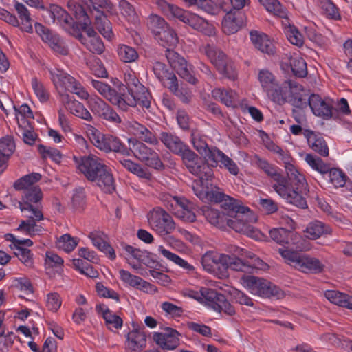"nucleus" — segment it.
<instances>
[{
  "instance_id": "f257e3e1",
  "label": "nucleus",
  "mask_w": 352,
  "mask_h": 352,
  "mask_svg": "<svg viewBox=\"0 0 352 352\" xmlns=\"http://www.w3.org/2000/svg\"><path fill=\"white\" fill-rule=\"evenodd\" d=\"M212 177H197L192 182L194 193L204 202L221 203L226 216L232 218L227 221V226L234 231L251 238H257L259 232L252 224L257 221L256 215L238 201L225 195L212 182Z\"/></svg>"
},
{
  "instance_id": "f03ea898",
  "label": "nucleus",
  "mask_w": 352,
  "mask_h": 352,
  "mask_svg": "<svg viewBox=\"0 0 352 352\" xmlns=\"http://www.w3.org/2000/svg\"><path fill=\"white\" fill-rule=\"evenodd\" d=\"M124 80L128 94H118L108 84L101 80H91V84L100 95L122 111H126L129 107L138 105L149 108L151 96L145 87L140 83L135 73H125ZM124 85H121L119 87V91H124Z\"/></svg>"
},
{
  "instance_id": "7ed1b4c3",
  "label": "nucleus",
  "mask_w": 352,
  "mask_h": 352,
  "mask_svg": "<svg viewBox=\"0 0 352 352\" xmlns=\"http://www.w3.org/2000/svg\"><path fill=\"white\" fill-rule=\"evenodd\" d=\"M68 7L75 16L77 28H80L85 32V34H77L76 36L88 50L101 54L104 51V45L91 27V20L84 8L74 2H69Z\"/></svg>"
},
{
  "instance_id": "20e7f679",
  "label": "nucleus",
  "mask_w": 352,
  "mask_h": 352,
  "mask_svg": "<svg viewBox=\"0 0 352 352\" xmlns=\"http://www.w3.org/2000/svg\"><path fill=\"white\" fill-rule=\"evenodd\" d=\"M275 191L287 202L299 208L307 207L305 195L308 192L306 177H272Z\"/></svg>"
},
{
  "instance_id": "39448f33",
  "label": "nucleus",
  "mask_w": 352,
  "mask_h": 352,
  "mask_svg": "<svg viewBox=\"0 0 352 352\" xmlns=\"http://www.w3.org/2000/svg\"><path fill=\"white\" fill-rule=\"evenodd\" d=\"M86 4L92 8L91 13L95 19V26L106 38L113 36L112 27L108 17L116 14V9L109 0H85Z\"/></svg>"
},
{
  "instance_id": "423d86ee",
  "label": "nucleus",
  "mask_w": 352,
  "mask_h": 352,
  "mask_svg": "<svg viewBox=\"0 0 352 352\" xmlns=\"http://www.w3.org/2000/svg\"><path fill=\"white\" fill-rule=\"evenodd\" d=\"M279 254L285 261L296 270L305 274H320L325 265L318 258L307 254H300L288 249L279 248Z\"/></svg>"
},
{
  "instance_id": "0eeeda50",
  "label": "nucleus",
  "mask_w": 352,
  "mask_h": 352,
  "mask_svg": "<svg viewBox=\"0 0 352 352\" xmlns=\"http://www.w3.org/2000/svg\"><path fill=\"white\" fill-rule=\"evenodd\" d=\"M51 80L57 91L60 100H62L63 96L69 95L67 91L76 94L80 98L88 97V92L82 87L74 77L65 72L63 70L57 68H49Z\"/></svg>"
},
{
  "instance_id": "6e6552de",
  "label": "nucleus",
  "mask_w": 352,
  "mask_h": 352,
  "mask_svg": "<svg viewBox=\"0 0 352 352\" xmlns=\"http://www.w3.org/2000/svg\"><path fill=\"white\" fill-rule=\"evenodd\" d=\"M243 286L253 295L265 298L280 299L284 296L283 291L267 280L248 276L242 278Z\"/></svg>"
},
{
  "instance_id": "1a4fd4ad",
  "label": "nucleus",
  "mask_w": 352,
  "mask_h": 352,
  "mask_svg": "<svg viewBox=\"0 0 352 352\" xmlns=\"http://www.w3.org/2000/svg\"><path fill=\"white\" fill-rule=\"evenodd\" d=\"M73 160L76 168L85 176H112L111 167L96 156L74 155Z\"/></svg>"
},
{
  "instance_id": "9d476101",
  "label": "nucleus",
  "mask_w": 352,
  "mask_h": 352,
  "mask_svg": "<svg viewBox=\"0 0 352 352\" xmlns=\"http://www.w3.org/2000/svg\"><path fill=\"white\" fill-rule=\"evenodd\" d=\"M150 228L161 236L170 234L175 228L171 216L164 209L155 208L148 214Z\"/></svg>"
},
{
  "instance_id": "9b49d317",
  "label": "nucleus",
  "mask_w": 352,
  "mask_h": 352,
  "mask_svg": "<svg viewBox=\"0 0 352 352\" xmlns=\"http://www.w3.org/2000/svg\"><path fill=\"white\" fill-rule=\"evenodd\" d=\"M227 261L229 255L208 251L201 257V265L206 272L222 278L227 276Z\"/></svg>"
},
{
  "instance_id": "f8f14e48",
  "label": "nucleus",
  "mask_w": 352,
  "mask_h": 352,
  "mask_svg": "<svg viewBox=\"0 0 352 352\" xmlns=\"http://www.w3.org/2000/svg\"><path fill=\"white\" fill-rule=\"evenodd\" d=\"M129 146L130 152H132L136 158L145 162L147 166L157 170L163 168V164L158 154L142 142L136 139L130 138L129 139Z\"/></svg>"
},
{
  "instance_id": "ddd939ff",
  "label": "nucleus",
  "mask_w": 352,
  "mask_h": 352,
  "mask_svg": "<svg viewBox=\"0 0 352 352\" xmlns=\"http://www.w3.org/2000/svg\"><path fill=\"white\" fill-rule=\"evenodd\" d=\"M82 99L87 101V105L94 115L112 123L121 122L118 113L98 96H89L88 94L87 98Z\"/></svg>"
},
{
  "instance_id": "4468645a",
  "label": "nucleus",
  "mask_w": 352,
  "mask_h": 352,
  "mask_svg": "<svg viewBox=\"0 0 352 352\" xmlns=\"http://www.w3.org/2000/svg\"><path fill=\"white\" fill-rule=\"evenodd\" d=\"M177 19L207 36H211L215 34L216 30L214 25L197 14L182 9V13L179 14Z\"/></svg>"
},
{
  "instance_id": "2eb2a0df",
  "label": "nucleus",
  "mask_w": 352,
  "mask_h": 352,
  "mask_svg": "<svg viewBox=\"0 0 352 352\" xmlns=\"http://www.w3.org/2000/svg\"><path fill=\"white\" fill-rule=\"evenodd\" d=\"M166 56L170 65L182 78L192 84L197 82L196 78L192 74L191 67L188 65L186 60L178 53L168 49Z\"/></svg>"
},
{
  "instance_id": "dca6fc26",
  "label": "nucleus",
  "mask_w": 352,
  "mask_h": 352,
  "mask_svg": "<svg viewBox=\"0 0 352 352\" xmlns=\"http://www.w3.org/2000/svg\"><path fill=\"white\" fill-rule=\"evenodd\" d=\"M179 336L177 330L168 327L164 332H154L153 340L164 350H174L179 344Z\"/></svg>"
},
{
  "instance_id": "f3484780",
  "label": "nucleus",
  "mask_w": 352,
  "mask_h": 352,
  "mask_svg": "<svg viewBox=\"0 0 352 352\" xmlns=\"http://www.w3.org/2000/svg\"><path fill=\"white\" fill-rule=\"evenodd\" d=\"M171 206L175 205V214L182 220L193 222L196 220L195 205L183 197H173Z\"/></svg>"
},
{
  "instance_id": "a211bd4d",
  "label": "nucleus",
  "mask_w": 352,
  "mask_h": 352,
  "mask_svg": "<svg viewBox=\"0 0 352 352\" xmlns=\"http://www.w3.org/2000/svg\"><path fill=\"white\" fill-rule=\"evenodd\" d=\"M35 30L42 40L47 43L55 52L63 55L67 54V49L64 42L56 34H53L40 23H35Z\"/></svg>"
},
{
  "instance_id": "6ab92c4d",
  "label": "nucleus",
  "mask_w": 352,
  "mask_h": 352,
  "mask_svg": "<svg viewBox=\"0 0 352 352\" xmlns=\"http://www.w3.org/2000/svg\"><path fill=\"white\" fill-rule=\"evenodd\" d=\"M309 105L316 116L327 119L332 116V104L328 98H322L319 95L311 94L309 98Z\"/></svg>"
},
{
  "instance_id": "aec40b11",
  "label": "nucleus",
  "mask_w": 352,
  "mask_h": 352,
  "mask_svg": "<svg viewBox=\"0 0 352 352\" xmlns=\"http://www.w3.org/2000/svg\"><path fill=\"white\" fill-rule=\"evenodd\" d=\"M192 143L195 149L201 155L204 156L211 166H217V160L219 157V149L217 148H208L206 142L197 134L192 133Z\"/></svg>"
},
{
  "instance_id": "412c9836",
  "label": "nucleus",
  "mask_w": 352,
  "mask_h": 352,
  "mask_svg": "<svg viewBox=\"0 0 352 352\" xmlns=\"http://www.w3.org/2000/svg\"><path fill=\"white\" fill-rule=\"evenodd\" d=\"M15 149L16 144L12 135H6L0 139V174L8 168V162Z\"/></svg>"
},
{
  "instance_id": "4be33fe9",
  "label": "nucleus",
  "mask_w": 352,
  "mask_h": 352,
  "mask_svg": "<svg viewBox=\"0 0 352 352\" xmlns=\"http://www.w3.org/2000/svg\"><path fill=\"white\" fill-rule=\"evenodd\" d=\"M60 102L74 116L86 121L91 122L93 120L91 114L85 107L69 95L63 96V98Z\"/></svg>"
},
{
  "instance_id": "5701e85b",
  "label": "nucleus",
  "mask_w": 352,
  "mask_h": 352,
  "mask_svg": "<svg viewBox=\"0 0 352 352\" xmlns=\"http://www.w3.org/2000/svg\"><path fill=\"white\" fill-rule=\"evenodd\" d=\"M49 12L54 23H57L65 30L73 33L71 32L72 30L74 31L73 19L65 10L57 5H52Z\"/></svg>"
},
{
  "instance_id": "b1692460",
  "label": "nucleus",
  "mask_w": 352,
  "mask_h": 352,
  "mask_svg": "<svg viewBox=\"0 0 352 352\" xmlns=\"http://www.w3.org/2000/svg\"><path fill=\"white\" fill-rule=\"evenodd\" d=\"M93 245L100 251L104 253L109 259L114 260L116 258L113 248L107 243V236L101 231L95 230L89 234Z\"/></svg>"
},
{
  "instance_id": "393cba45",
  "label": "nucleus",
  "mask_w": 352,
  "mask_h": 352,
  "mask_svg": "<svg viewBox=\"0 0 352 352\" xmlns=\"http://www.w3.org/2000/svg\"><path fill=\"white\" fill-rule=\"evenodd\" d=\"M287 86L288 99L287 101L292 102L293 104L300 107L302 102L306 101L308 94L303 87L294 80L286 81Z\"/></svg>"
},
{
  "instance_id": "a878e982",
  "label": "nucleus",
  "mask_w": 352,
  "mask_h": 352,
  "mask_svg": "<svg viewBox=\"0 0 352 352\" xmlns=\"http://www.w3.org/2000/svg\"><path fill=\"white\" fill-rule=\"evenodd\" d=\"M42 197L43 194L41 188L36 186L24 193L22 196L21 201L14 200L13 205L16 208H19L22 212H25L26 208H31V206H32L33 204L39 202L42 199Z\"/></svg>"
},
{
  "instance_id": "bb28decb",
  "label": "nucleus",
  "mask_w": 352,
  "mask_h": 352,
  "mask_svg": "<svg viewBox=\"0 0 352 352\" xmlns=\"http://www.w3.org/2000/svg\"><path fill=\"white\" fill-rule=\"evenodd\" d=\"M306 162L315 170L320 174H329L330 176H344V174L338 168H331L327 164L319 158L316 157L311 154H307L305 156Z\"/></svg>"
},
{
  "instance_id": "cd10ccee",
  "label": "nucleus",
  "mask_w": 352,
  "mask_h": 352,
  "mask_svg": "<svg viewBox=\"0 0 352 352\" xmlns=\"http://www.w3.org/2000/svg\"><path fill=\"white\" fill-rule=\"evenodd\" d=\"M250 39L255 47L263 53L273 54L275 52L273 41L265 34L252 31L250 32Z\"/></svg>"
},
{
  "instance_id": "c85d7f7f",
  "label": "nucleus",
  "mask_w": 352,
  "mask_h": 352,
  "mask_svg": "<svg viewBox=\"0 0 352 352\" xmlns=\"http://www.w3.org/2000/svg\"><path fill=\"white\" fill-rule=\"evenodd\" d=\"M127 128L130 133L151 144L155 145L158 143L157 138L146 126L136 121H131L127 124Z\"/></svg>"
},
{
  "instance_id": "c756f323",
  "label": "nucleus",
  "mask_w": 352,
  "mask_h": 352,
  "mask_svg": "<svg viewBox=\"0 0 352 352\" xmlns=\"http://www.w3.org/2000/svg\"><path fill=\"white\" fill-rule=\"evenodd\" d=\"M212 95L228 107H235L239 103L237 93L230 89L216 88L212 90Z\"/></svg>"
},
{
  "instance_id": "7c9ffc66",
  "label": "nucleus",
  "mask_w": 352,
  "mask_h": 352,
  "mask_svg": "<svg viewBox=\"0 0 352 352\" xmlns=\"http://www.w3.org/2000/svg\"><path fill=\"white\" fill-rule=\"evenodd\" d=\"M304 135L307 138V142L313 151L322 156H328L329 148L323 138L315 134L310 130L305 131Z\"/></svg>"
},
{
  "instance_id": "2f4dec72",
  "label": "nucleus",
  "mask_w": 352,
  "mask_h": 352,
  "mask_svg": "<svg viewBox=\"0 0 352 352\" xmlns=\"http://www.w3.org/2000/svg\"><path fill=\"white\" fill-rule=\"evenodd\" d=\"M203 300L206 305L212 310L220 313L221 304L225 301V296L219 294L214 289L205 288L202 291Z\"/></svg>"
},
{
  "instance_id": "473e14b6",
  "label": "nucleus",
  "mask_w": 352,
  "mask_h": 352,
  "mask_svg": "<svg viewBox=\"0 0 352 352\" xmlns=\"http://www.w3.org/2000/svg\"><path fill=\"white\" fill-rule=\"evenodd\" d=\"M331 232V229L329 226L322 221L316 220L308 224L305 230V236L309 239L315 240Z\"/></svg>"
},
{
  "instance_id": "72a5a7b5",
  "label": "nucleus",
  "mask_w": 352,
  "mask_h": 352,
  "mask_svg": "<svg viewBox=\"0 0 352 352\" xmlns=\"http://www.w3.org/2000/svg\"><path fill=\"white\" fill-rule=\"evenodd\" d=\"M177 155L182 157L184 163L192 174L200 173L201 166L197 163V155L187 145L185 144L184 148H182V151Z\"/></svg>"
},
{
  "instance_id": "f704fd0d",
  "label": "nucleus",
  "mask_w": 352,
  "mask_h": 352,
  "mask_svg": "<svg viewBox=\"0 0 352 352\" xmlns=\"http://www.w3.org/2000/svg\"><path fill=\"white\" fill-rule=\"evenodd\" d=\"M205 53L218 71H224L225 65L229 60L222 51L213 46L207 45Z\"/></svg>"
},
{
  "instance_id": "c9c22d12",
  "label": "nucleus",
  "mask_w": 352,
  "mask_h": 352,
  "mask_svg": "<svg viewBox=\"0 0 352 352\" xmlns=\"http://www.w3.org/2000/svg\"><path fill=\"white\" fill-rule=\"evenodd\" d=\"M324 296L336 305L352 309V296L349 294L337 290H327Z\"/></svg>"
},
{
  "instance_id": "e433bc0d",
  "label": "nucleus",
  "mask_w": 352,
  "mask_h": 352,
  "mask_svg": "<svg viewBox=\"0 0 352 352\" xmlns=\"http://www.w3.org/2000/svg\"><path fill=\"white\" fill-rule=\"evenodd\" d=\"M127 346L133 350L138 351L145 347L146 345V336L140 329L130 331L126 336Z\"/></svg>"
},
{
  "instance_id": "4c0bfd02",
  "label": "nucleus",
  "mask_w": 352,
  "mask_h": 352,
  "mask_svg": "<svg viewBox=\"0 0 352 352\" xmlns=\"http://www.w3.org/2000/svg\"><path fill=\"white\" fill-rule=\"evenodd\" d=\"M85 132L90 142L99 150L104 151L106 149L107 134L100 133L97 129L90 124H86Z\"/></svg>"
},
{
  "instance_id": "58836bf2",
  "label": "nucleus",
  "mask_w": 352,
  "mask_h": 352,
  "mask_svg": "<svg viewBox=\"0 0 352 352\" xmlns=\"http://www.w3.org/2000/svg\"><path fill=\"white\" fill-rule=\"evenodd\" d=\"M160 138L164 146L176 155L182 151V148H184L185 144L179 137L171 133L162 132Z\"/></svg>"
},
{
  "instance_id": "ea45409f",
  "label": "nucleus",
  "mask_w": 352,
  "mask_h": 352,
  "mask_svg": "<svg viewBox=\"0 0 352 352\" xmlns=\"http://www.w3.org/2000/svg\"><path fill=\"white\" fill-rule=\"evenodd\" d=\"M14 8L21 21V23H19L21 29L27 32H32L33 30V21L31 19L28 8L23 3L17 1L14 3Z\"/></svg>"
},
{
  "instance_id": "a19ab883",
  "label": "nucleus",
  "mask_w": 352,
  "mask_h": 352,
  "mask_svg": "<svg viewBox=\"0 0 352 352\" xmlns=\"http://www.w3.org/2000/svg\"><path fill=\"white\" fill-rule=\"evenodd\" d=\"M157 251L165 258L179 265L184 270H186L188 272H193L195 271V267L193 265L188 263L186 260L183 259L177 254L173 253L168 250L166 249L164 246L160 245L157 248Z\"/></svg>"
},
{
  "instance_id": "79ce46f5",
  "label": "nucleus",
  "mask_w": 352,
  "mask_h": 352,
  "mask_svg": "<svg viewBox=\"0 0 352 352\" xmlns=\"http://www.w3.org/2000/svg\"><path fill=\"white\" fill-rule=\"evenodd\" d=\"M271 239L280 245H284L289 243V239L294 236L295 239L301 238L300 235L291 232L288 229L284 228H276L270 230Z\"/></svg>"
},
{
  "instance_id": "37998d69",
  "label": "nucleus",
  "mask_w": 352,
  "mask_h": 352,
  "mask_svg": "<svg viewBox=\"0 0 352 352\" xmlns=\"http://www.w3.org/2000/svg\"><path fill=\"white\" fill-rule=\"evenodd\" d=\"M267 96L274 102L278 104L284 103L288 99L287 86L286 81L279 85L277 81L267 93Z\"/></svg>"
},
{
  "instance_id": "c03bdc74",
  "label": "nucleus",
  "mask_w": 352,
  "mask_h": 352,
  "mask_svg": "<svg viewBox=\"0 0 352 352\" xmlns=\"http://www.w3.org/2000/svg\"><path fill=\"white\" fill-rule=\"evenodd\" d=\"M204 214L207 221L216 227L221 228L227 225L228 217L218 210L207 208L204 210Z\"/></svg>"
},
{
  "instance_id": "a18cd8bd",
  "label": "nucleus",
  "mask_w": 352,
  "mask_h": 352,
  "mask_svg": "<svg viewBox=\"0 0 352 352\" xmlns=\"http://www.w3.org/2000/svg\"><path fill=\"white\" fill-rule=\"evenodd\" d=\"M14 109L18 128L31 124L30 121L34 118V116L31 109L28 104H23L18 107H14Z\"/></svg>"
},
{
  "instance_id": "49530a36",
  "label": "nucleus",
  "mask_w": 352,
  "mask_h": 352,
  "mask_svg": "<svg viewBox=\"0 0 352 352\" xmlns=\"http://www.w3.org/2000/svg\"><path fill=\"white\" fill-rule=\"evenodd\" d=\"M283 30L288 41L297 47L302 46L304 43V36L299 32L298 28L288 21L283 23Z\"/></svg>"
},
{
  "instance_id": "de8ad7c7",
  "label": "nucleus",
  "mask_w": 352,
  "mask_h": 352,
  "mask_svg": "<svg viewBox=\"0 0 352 352\" xmlns=\"http://www.w3.org/2000/svg\"><path fill=\"white\" fill-rule=\"evenodd\" d=\"M294 74L298 77H305L307 74V63L299 54H294L289 58L288 63Z\"/></svg>"
},
{
  "instance_id": "09e8293b",
  "label": "nucleus",
  "mask_w": 352,
  "mask_h": 352,
  "mask_svg": "<svg viewBox=\"0 0 352 352\" xmlns=\"http://www.w3.org/2000/svg\"><path fill=\"white\" fill-rule=\"evenodd\" d=\"M156 38L165 47H174L178 43L177 34L168 25L157 35Z\"/></svg>"
},
{
  "instance_id": "8fccbe9b",
  "label": "nucleus",
  "mask_w": 352,
  "mask_h": 352,
  "mask_svg": "<svg viewBox=\"0 0 352 352\" xmlns=\"http://www.w3.org/2000/svg\"><path fill=\"white\" fill-rule=\"evenodd\" d=\"M261 5H262L265 10L273 14L274 15L279 17H286L287 10L282 6L278 0H258Z\"/></svg>"
},
{
  "instance_id": "3c124183",
  "label": "nucleus",
  "mask_w": 352,
  "mask_h": 352,
  "mask_svg": "<svg viewBox=\"0 0 352 352\" xmlns=\"http://www.w3.org/2000/svg\"><path fill=\"white\" fill-rule=\"evenodd\" d=\"M16 230L32 236L41 233L43 228L42 226L37 225L34 219L30 217L25 221H21Z\"/></svg>"
},
{
  "instance_id": "603ef678",
  "label": "nucleus",
  "mask_w": 352,
  "mask_h": 352,
  "mask_svg": "<svg viewBox=\"0 0 352 352\" xmlns=\"http://www.w3.org/2000/svg\"><path fill=\"white\" fill-rule=\"evenodd\" d=\"M241 25L237 21L236 17L232 12H228L222 20V30L226 34H233L237 32Z\"/></svg>"
},
{
  "instance_id": "864d4df0",
  "label": "nucleus",
  "mask_w": 352,
  "mask_h": 352,
  "mask_svg": "<svg viewBox=\"0 0 352 352\" xmlns=\"http://www.w3.org/2000/svg\"><path fill=\"white\" fill-rule=\"evenodd\" d=\"M317 3L327 18L334 20L340 19L339 10L331 0H317Z\"/></svg>"
},
{
  "instance_id": "5fc2aeb1",
  "label": "nucleus",
  "mask_w": 352,
  "mask_h": 352,
  "mask_svg": "<svg viewBox=\"0 0 352 352\" xmlns=\"http://www.w3.org/2000/svg\"><path fill=\"white\" fill-rule=\"evenodd\" d=\"M121 14L126 21L133 24L137 25L139 23V17L133 7L126 0H121L119 3Z\"/></svg>"
},
{
  "instance_id": "6e6d98bb",
  "label": "nucleus",
  "mask_w": 352,
  "mask_h": 352,
  "mask_svg": "<svg viewBox=\"0 0 352 352\" xmlns=\"http://www.w3.org/2000/svg\"><path fill=\"white\" fill-rule=\"evenodd\" d=\"M117 52L120 59L124 63H132L138 58L136 50L126 45H120Z\"/></svg>"
},
{
  "instance_id": "4d7b16f0",
  "label": "nucleus",
  "mask_w": 352,
  "mask_h": 352,
  "mask_svg": "<svg viewBox=\"0 0 352 352\" xmlns=\"http://www.w3.org/2000/svg\"><path fill=\"white\" fill-rule=\"evenodd\" d=\"M227 270L228 268L234 271H241L245 273H252V265L236 256H229L227 261Z\"/></svg>"
},
{
  "instance_id": "13d9d810",
  "label": "nucleus",
  "mask_w": 352,
  "mask_h": 352,
  "mask_svg": "<svg viewBox=\"0 0 352 352\" xmlns=\"http://www.w3.org/2000/svg\"><path fill=\"white\" fill-rule=\"evenodd\" d=\"M147 23L149 29L155 35V37L168 26L164 19L156 14L150 15Z\"/></svg>"
},
{
  "instance_id": "bf43d9fd",
  "label": "nucleus",
  "mask_w": 352,
  "mask_h": 352,
  "mask_svg": "<svg viewBox=\"0 0 352 352\" xmlns=\"http://www.w3.org/2000/svg\"><path fill=\"white\" fill-rule=\"evenodd\" d=\"M38 151L43 158H50L56 163H60L63 155L59 150L52 147H47L43 145L38 146Z\"/></svg>"
},
{
  "instance_id": "052dcab7",
  "label": "nucleus",
  "mask_w": 352,
  "mask_h": 352,
  "mask_svg": "<svg viewBox=\"0 0 352 352\" xmlns=\"http://www.w3.org/2000/svg\"><path fill=\"white\" fill-rule=\"evenodd\" d=\"M258 79L261 85L262 88L266 92V94L276 82L273 74L267 69H262L259 72Z\"/></svg>"
},
{
  "instance_id": "680f3d73",
  "label": "nucleus",
  "mask_w": 352,
  "mask_h": 352,
  "mask_svg": "<svg viewBox=\"0 0 352 352\" xmlns=\"http://www.w3.org/2000/svg\"><path fill=\"white\" fill-rule=\"evenodd\" d=\"M32 87L36 97L41 102H46L50 98V93L41 81L37 78H33L31 81Z\"/></svg>"
},
{
  "instance_id": "e2e57ef3",
  "label": "nucleus",
  "mask_w": 352,
  "mask_h": 352,
  "mask_svg": "<svg viewBox=\"0 0 352 352\" xmlns=\"http://www.w3.org/2000/svg\"><path fill=\"white\" fill-rule=\"evenodd\" d=\"M18 133L24 143L30 146L34 144L38 138L31 124L19 127Z\"/></svg>"
},
{
  "instance_id": "0e129e2a",
  "label": "nucleus",
  "mask_w": 352,
  "mask_h": 352,
  "mask_svg": "<svg viewBox=\"0 0 352 352\" xmlns=\"http://www.w3.org/2000/svg\"><path fill=\"white\" fill-rule=\"evenodd\" d=\"M91 182L96 183L105 193L115 190L113 177H87Z\"/></svg>"
},
{
  "instance_id": "69168bd1",
  "label": "nucleus",
  "mask_w": 352,
  "mask_h": 352,
  "mask_svg": "<svg viewBox=\"0 0 352 352\" xmlns=\"http://www.w3.org/2000/svg\"><path fill=\"white\" fill-rule=\"evenodd\" d=\"M156 4L157 7L169 17L177 18L182 13V8L168 3L165 0H157Z\"/></svg>"
},
{
  "instance_id": "338daca9",
  "label": "nucleus",
  "mask_w": 352,
  "mask_h": 352,
  "mask_svg": "<svg viewBox=\"0 0 352 352\" xmlns=\"http://www.w3.org/2000/svg\"><path fill=\"white\" fill-rule=\"evenodd\" d=\"M62 298L58 292H50L45 296V306L52 312H56L61 307Z\"/></svg>"
},
{
  "instance_id": "774afa93",
  "label": "nucleus",
  "mask_w": 352,
  "mask_h": 352,
  "mask_svg": "<svg viewBox=\"0 0 352 352\" xmlns=\"http://www.w3.org/2000/svg\"><path fill=\"white\" fill-rule=\"evenodd\" d=\"M41 177H20L14 184L16 190H23L24 193L32 188L36 186L35 184Z\"/></svg>"
}]
</instances>
